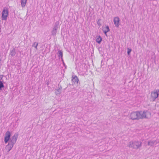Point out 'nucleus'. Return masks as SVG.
<instances>
[{
	"instance_id": "f257e3e1",
	"label": "nucleus",
	"mask_w": 159,
	"mask_h": 159,
	"mask_svg": "<svg viewBox=\"0 0 159 159\" xmlns=\"http://www.w3.org/2000/svg\"><path fill=\"white\" fill-rule=\"evenodd\" d=\"M11 135L10 132L7 131L4 137V142L5 143H7L9 140L8 144L5 148L7 153H8L12 149L14 145L16 143L17 138L18 135L16 134H15L10 138Z\"/></svg>"
},
{
	"instance_id": "f03ea898",
	"label": "nucleus",
	"mask_w": 159,
	"mask_h": 159,
	"mask_svg": "<svg viewBox=\"0 0 159 159\" xmlns=\"http://www.w3.org/2000/svg\"><path fill=\"white\" fill-rule=\"evenodd\" d=\"M138 120L149 119L151 117V113L147 110L137 111Z\"/></svg>"
},
{
	"instance_id": "7ed1b4c3",
	"label": "nucleus",
	"mask_w": 159,
	"mask_h": 159,
	"mask_svg": "<svg viewBox=\"0 0 159 159\" xmlns=\"http://www.w3.org/2000/svg\"><path fill=\"white\" fill-rule=\"evenodd\" d=\"M128 146L130 148L137 149L141 147L142 143L139 141H131L129 143Z\"/></svg>"
},
{
	"instance_id": "20e7f679",
	"label": "nucleus",
	"mask_w": 159,
	"mask_h": 159,
	"mask_svg": "<svg viewBox=\"0 0 159 159\" xmlns=\"http://www.w3.org/2000/svg\"><path fill=\"white\" fill-rule=\"evenodd\" d=\"M159 95V89L154 90L151 94V98L152 101H154L157 98Z\"/></svg>"
},
{
	"instance_id": "39448f33",
	"label": "nucleus",
	"mask_w": 159,
	"mask_h": 159,
	"mask_svg": "<svg viewBox=\"0 0 159 159\" xmlns=\"http://www.w3.org/2000/svg\"><path fill=\"white\" fill-rule=\"evenodd\" d=\"M8 15L9 12L8 9L7 8H4L2 12L1 16L2 20H6L7 19Z\"/></svg>"
},
{
	"instance_id": "423d86ee",
	"label": "nucleus",
	"mask_w": 159,
	"mask_h": 159,
	"mask_svg": "<svg viewBox=\"0 0 159 159\" xmlns=\"http://www.w3.org/2000/svg\"><path fill=\"white\" fill-rule=\"evenodd\" d=\"M129 116V119L132 120H138L137 111H134L131 113Z\"/></svg>"
},
{
	"instance_id": "0eeeda50",
	"label": "nucleus",
	"mask_w": 159,
	"mask_h": 159,
	"mask_svg": "<svg viewBox=\"0 0 159 159\" xmlns=\"http://www.w3.org/2000/svg\"><path fill=\"white\" fill-rule=\"evenodd\" d=\"M120 20L118 16L114 17L113 19V22L115 26L118 27L120 25Z\"/></svg>"
},
{
	"instance_id": "6e6552de",
	"label": "nucleus",
	"mask_w": 159,
	"mask_h": 159,
	"mask_svg": "<svg viewBox=\"0 0 159 159\" xmlns=\"http://www.w3.org/2000/svg\"><path fill=\"white\" fill-rule=\"evenodd\" d=\"M73 83L75 84H78L79 80L76 75H73L71 79Z\"/></svg>"
},
{
	"instance_id": "1a4fd4ad",
	"label": "nucleus",
	"mask_w": 159,
	"mask_h": 159,
	"mask_svg": "<svg viewBox=\"0 0 159 159\" xmlns=\"http://www.w3.org/2000/svg\"><path fill=\"white\" fill-rule=\"evenodd\" d=\"M156 141L155 140H150L148 142V145L150 146H153L156 145Z\"/></svg>"
},
{
	"instance_id": "9d476101",
	"label": "nucleus",
	"mask_w": 159,
	"mask_h": 159,
	"mask_svg": "<svg viewBox=\"0 0 159 159\" xmlns=\"http://www.w3.org/2000/svg\"><path fill=\"white\" fill-rule=\"evenodd\" d=\"M57 54L59 58H61L62 60V61H63L62 58L63 53L62 51L61 50H59L57 52Z\"/></svg>"
},
{
	"instance_id": "9b49d317",
	"label": "nucleus",
	"mask_w": 159,
	"mask_h": 159,
	"mask_svg": "<svg viewBox=\"0 0 159 159\" xmlns=\"http://www.w3.org/2000/svg\"><path fill=\"white\" fill-rule=\"evenodd\" d=\"M62 87L61 86L59 87L55 91V93L56 95H58L61 93V92Z\"/></svg>"
},
{
	"instance_id": "f8f14e48",
	"label": "nucleus",
	"mask_w": 159,
	"mask_h": 159,
	"mask_svg": "<svg viewBox=\"0 0 159 159\" xmlns=\"http://www.w3.org/2000/svg\"><path fill=\"white\" fill-rule=\"evenodd\" d=\"M27 0H21V5L22 7H25Z\"/></svg>"
},
{
	"instance_id": "ddd939ff",
	"label": "nucleus",
	"mask_w": 159,
	"mask_h": 159,
	"mask_svg": "<svg viewBox=\"0 0 159 159\" xmlns=\"http://www.w3.org/2000/svg\"><path fill=\"white\" fill-rule=\"evenodd\" d=\"M110 30V29L108 26H107L106 27L103 29V31L105 34H106V33L109 32Z\"/></svg>"
},
{
	"instance_id": "4468645a",
	"label": "nucleus",
	"mask_w": 159,
	"mask_h": 159,
	"mask_svg": "<svg viewBox=\"0 0 159 159\" xmlns=\"http://www.w3.org/2000/svg\"><path fill=\"white\" fill-rule=\"evenodd\" d=\"M102 40V39L101 37H100V36H98L97 37L96 41L98 43H101Z\"/></svg>"
},
{
	"instance_id": "2eb2a0df",
	"label": "nucleus",
	"mask_w": 159,
	"mask_h": 159,
	"mask_svg": "<svg viewBox=\"0 0 159 159\" xmlns=\"http://www.w3.org/2000/svg\"><path fill=\"white\" fill-rule=\"evenodd\" d=\"M59 27V22L58 21L56 22L54 24V26L53 28L54 29H55L57 30Z\"/></svg>"
},
{
	"instance_id": "dca6fc26",
	"label": "nucleus",
	"mask_w": 159,
	"mask_h": 159,
	"mask_svg": "<svg viewBox=\"0 0 159 159\" xmlns=\"http://www.w3.org/2000/svg\"><path fill=\"white\" fill-rule=\"evenodd\" d=\"M57 30L53 28L51 32L52 34L53 35H55L57 32Z\"/></svg>"
},
{
	"instance_id": "f3484780",
	"label": "nucleus",
	"mask_w": 159,
	"mask_h": 159,
	"mask_svg": "<svg viewBox=\"0 0 159 159\" xmlns=\"http://www.w3.org/2000/svg\"><path fill=\"white\" fill-rule=\"evenodd\" d=\"M38 43L35 42L33 43V44L32 45V46L33 47H34L36 49H37V47L38 46Z\"/></svg>"
},
{
	"instance_id": "a211bd4d",
	"label": "nucleus",
	"mask_w": 159,
	"mask_h": 159,
	"mask_svg": "<svg viewBox=\"0 0 159 159\" xmlns=\"http://www.w3.org/2000/svg\"><path fill=\"white\" fill-rule=\"evenodd\" d=\"M3 83L1 81H0V89H1L2 88L4 87Z\"/></svg>"
},
{
	"instance_id": "6ab92c4d",
	"label": "nucleus",
	"mask_w": 159,
	"mask_h": 159,
	"mask_svg": "<svg viewBox=\"0 0 159 159\" xmlns=\"http://www.w3.org/2000/svg\"><path fill=\"white\" fill-rule=\"evenodd\" d=\"M127 54L128 55H129L130 54V53L131 52L132 50L131 49H130L129 48H127Z\"/></svg>"
},
{
	"instance_id": "aec40b11",
	"label": "nucleus",
	"mask_w": 159,
	"mask_h": 159,
	"mask_svg": "<svg viewBox=\"0 0 159 159\" xmlns=\"http://www.w3.org/2000/svg\"><path fill=\"white\" fill-rule=\"evenodd\" d=\"M156 140V144L159 143V140Z\"/></svg>"
},
{
	"instance_id": "412c9836",
	"label": "nucleus",
	"mask_w": 159,
	"mask_h": 159,
	"mask_svg": "<svg viewBox=\"0 0 159 159\" xmlns=\"http://www.w3.org/2000/svg\"><path fill=\"white\" fill-rule=\"evenodd\" d=\"M65 148H66V147H65L64 148H62V149H64Z\"/></svg>"
},
{
	"instance_id": "4be33fe9",
	"label": "nucleus",
	"mask_w": 159,
	"mask_h": 159,
	"mask_svg": "<svg viewBox=\"0 0 159 159\" xmlns=\"http://www.w3.org/2000/svg\"><path fill=\"white\" fill-rule=\"evenodd\" d=\"M47 84L48 85V83H47Z\"/></svg>"
}]
</instances>
